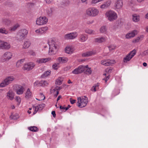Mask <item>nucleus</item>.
<instances>
[{
  "label": "nucleus",
  "instance_id": "1",
  "mask_svg": "<svg viewBox=\"0 0 148 148\" xmlns=\"http://www.w3.org/2000/svg\"><path fill=\"white\" fill-rule=\"evenodd\" d=\"M49 46V54L52 55L55 54L59 48V43L55 40L52 39L48 42Z\"/></svg>",
  "mask_w": 148,
  "mask_h": 148
},
{
  "label": "nucleus",
  "instance_id": "2",
  "mask_svg": "<svg viewBox=\"0 0 148 148\" xmlns=\"http://www.w3.org/2000/svg\"><path fill=\"white\" fill-rule=\"evenodd\" d=\"M78 102L77 106L79 108H82L85 106L88 102L87 97L85 96L81 97L78 98Z\"/></svg>",
  "mask_w": 148,
  "mask_h": 148
},
{
  "label": "nucleus",
  "instance_id": "3",
  "mask_svg": "<svg viewBox=\"0 0 148 148\" xmlns=\"http://www.w3.org/2000/svg\"><path fill=\"white\" fill-rule=\"evenodd\" d=\"M105 14L108 20L110 21H114L117 18V14L112 10L108 11L106 12Z\"/></svg>",
  "mask_w": 148,
  "mask_h": 148
},
{
  "label": "nucleus",
  "instance_id": "4",
  "mask_svg": "<svg viewBox=\"0 0 148 148\" xmlns=\"http://www.w3.org/2000/svg\"><path fill=\"white\" fill-rule=\"evenodd\" d=\"M14 80V78L12 76H9L4 79L0 84V87H4L12 82Z\"/></svg>",
  "mask_w": 148,
  "mask_h": 148
},
{
  "label": "nucleus",
  "instance_id": "5",
  "mask_svg": "<svg viewBox=\"0 0 148 148\" xmlns=\"http://www.w3.org/2000/svg\"><path fill=\"white\" fill-rule=\"evenodd\" d=\"M99 12V10L95 8H90L86 10L87 14L91 16H97Z\"/></svg>",
  "mask_w": 148,
  "mask_h": 148
},
{
  "label": "nucleus",
  "instance_id": "6",
  "mask_svg": "<svg viewBox=\"0 0 148 148\" xmlns=\"http://www.w3.org/2000/svg\"><path fill=\"white\" fill-rule=\"evenodd\" d=\"M28 32V31L25 29H21L17 36L18 40H22L24 39L26 37Z\"/></svg>",
  "mask_w": 148,
  "mask_h": 148
},
{
  "label": "nucleus",
  "instance_id": "7",
  "mask_svg": "<svg viewBox=\"0 0 148 148\" xmlns=\"http://www.w3.org/2000/svg\"><path fill=\"white\" fill-rule=\"evenodd\" d=\"M48 19L45 16H40L37 18L36 21V24L38 25H42L46 24Z\"/></svg>",
  "mask_w": 148,
  "mask_h": 148
},
{
  "label": "nucleus",
  "instance_id": "8",
  "mask_svg": "<svg viewBox=\"0 0 148 148\" xmlns=\"http://www.w3.org/2000/svg\"><path fill=\"white\" fill-rule=\"evenodd\" d=\"M78 36L76 32H73L66 34L64 36V38L65 40H72Z\"/></svg>",
  "mask_w": 148,
  "mask_h": 148
},
{
  "label": "nucleus",
  "instance_id": "9",
  "mask_svg": "<svg viewBox=\"0 0 148 148\" xmlns=\"http://www.w3.org/2000/svg\"><path fill=\"white\" fill-rule=\"evenodd\" d=\"M10 43L0 40V48L3 49L8 50L10 48Z\"/></svg>",
  "mask_w": 148,
  "mask_h": 148
},
{
  "label": "nucleus",
  "instance_id": "10",
  "mask_svg": "<svg viewBox=\"0 0 148 148\" xmlns=\"http://www.w3.org/2000/svg\"><path fill=\"white\" fill-rule=\"evenodd\" d=\"M12 53L9 52H6L2 56V61L4 62L5 61L8 60L10 59L12 56Z\"/></svg>",
  "mask_w": 148,
  "mask_h": 148
},
{
  "label": "nucleus",
  "instance_id": "11",
  "mask_svg": "<svg viewBox=\"0 0 148 148\" xmlns=\"http://www.w3.org/2000/svg\"><path fill=\"white\" fill-rule=\"evenodd\" d=\"M35 66L34 64L32 62H30L24 65L23 69L24 70L29 71L33 69Z\"/></svg>",
  "mask_w": 148,
  "mask_h": 148
},
{
  "label": "nucleus",
  "instance_id": "12",
  "mask_svg": "<svg viewBox=\"0 0 148 148\" xmlns=\"http://www.w3.org/2000/svg\"><path fill=\"white\" fill-rule=\"evenodd\" d=\"M84 71V68L82 65H80L77 68L74 69L72 72L73 73L78 74L81 73Z\"/></svg>",
  "mask_w": 148,
  "mask_h": 148
},
{
  "label": "nucleus",
  "instance_id": "13",
  "mask_svg": "<svg viewBox=\"0 0 148 148\" xmlns=\"http://www.w3.org/2000/svg\"><path fill=\"white\" fill-rule=\"evenodd\" d=\"M114 61L109 60H106L101 61V64L105 66H109L114 64Z\"/></svg>",
  "mask_w": 148,
  "mask_h": 148
},
{
  "label": "nucleus",
  "instance_id": "14",
  "mask_svg": "<svg viewBox=\"0 0 148 148\" xmlns=\"http://www.w3.org/2000/svg\"><path fill=\"white\" fill-rule=\"evenodd\" d=\"M48 29L47 27H45L38 29L35 31V32L38 35L42 34L45 32Z\"/></svg>",
  "mask_w": 148,
  "mask_h": 148
},
{
  "label": "nucleus",
  "instance_id": "15",
  "mask_svg": "<svg viewBox=\"0 0 148 148\" xmlns=\"http://www.w3.org/2000/svg\"><path fill=\"white\" fill-rule=\"evenodd\" d=\"M106 41V38L103 36L96 38L94 39V42L99 43H102L105 42Z\"/></svg>",
  "mask_w": 148,
  "mask_h": 148
},
{
  "label": "nucleus",
  "instance_id": "16",
  "mask_svg": "<svg viewBox=\"0 0 148 148\" xmlns=\"http://www.w3.org/2000/svg\"><path fill=\"white\" fill-rule=\"evenodd\" d=\"M111 0H108L101 5L100 8L101 9H105L109 7L111 3Z\"/></svg>",
  "mask_w": 148,
  "mask_h": 148
},
{
  "label": "nucleus",
  "instance_id": "17",
  "mask_svg": "<svg viewBox=\"0 0 148 148\" xmlns=\"http://www.w3.org/2000/svg\"><path fill=\"white\" fill-rule=\"evenodd\" d=\"M88 38V35L85 34H82L79 35V40L81 42H85Z\"/></svg>",
  "mask_w": 148,
  "mask_h": 148
},
{
  "label": "nucleus",
  "instance_id": "18",
  "mask_svg": "<svg viewBox=\"0 0 148 148\" xmlns=\"http://www.w3.org/2000/svg\"><path fill=\"white\" fill-rule=\"evenodd\" d=\"M14 93L12 90H10L7 93V97L8 99L11 100L14 99Z\"/></svg>",
  "mask_w": 148,
  "mask_h": 148
},
{
  "label": "nucleus",
  "instance_id": "19",
  "mask_svg": "<svg viewBox=\"0 0 148 148\" xmlns=\"http://www.w3.org/2000/svg\"><path fill=\"white\" fill-rule=\"evenodd\" d=\"M123 5L122 1L121 0H118L115 4V8L117 9L121 8Z\"/></svg>",
  "mask_w": 148,
  "mask_h": 148
},
{
  "label": "nucleus",
  "instance_id": "20",
  "mask_svg": "<svg viewBox=\"0 0 148 148\" xmlns=\"http://www.w3.org/2000/svg\"><path fill=\"white\" fill-rule=\"evenodd\" d=\"M51 60V58H39L38 59L36 62L38 63H45Z\"/></svg>",
  "mask_w": 148,
  "mask_h": 148
},
{
  "label": "nucleus",
  "instance_id": "21",
  "mask_svg": "<svg viewBox=\"0 0 148 148\" xmlns=\"http://www.w3.org/2000/svg\"><path fill=\"white\" fill-rule=\"evenodd\" d=\"M95 53L93 51H88L82 53V56L83 57H89L95 54Z\"/></svg>",
  "mask_w": 148,
  "mask_h": 148
},
{
  "label": "nucleus",
  "instance_id": "22",
  "mask_svg": "<svg viewBox=\"0 0 148 148\" xmlns=\"http://www.w3.org/2000/svg\"><path fill=\"white\" fill-rule=\"evenodd\" d=\"M30 41L29 40H25L23 44V48L27 49L29 48L31 45Z\"/></svg>",
  "mask_w": 148,
  "mask_h": 148
},
{
  "label": "nucleus",
  "instance_id": "23",
  "mask_svg": "<svg viewBox=\"0 0 148 148\" xmlns=\"http://www.w3.org/2000/svg\"><path fill=\"white\" fill-rule=\"evenodd\" d=\"M68 60V59L65 57H59L57 59V61L60 64V63H64L66 62Z\"/></svg>",
  "mask_w": 148,
  "mask_h": 148
},
{
  "label": "nucleus",
  "instance_id": "24",
  "mask_svg": "<svg viewBox=\"0 0 148 148\" xmlns=\"http://www.w3.org/2000/svg\"><path fill=\"white\" fill-rule=\"evenodd\" d=\"M16 93L18 95H21L23 93L24 89L23 87L21 86H19L16 90Z\"/></svg>",
  "mask_w": 148,
  "mask_h": 148
},
{
  "label": "nucleus",
  "instance_id": "25",
  "mask_svg": "<svg viewBox=\"0 0 148 148\" xmlns=\"http://www.w3.org/2000/svg\"><path fill=\"white\" fill-rule=\"evenodd\" d=\"M100 32L101 33L106 34L107 32V28L106 26H103L100 28Z\"/></svg>",
  "mask_w": 148,
  "mask_h": 148
},
{
  "label": "nucleus",
  "instance_id": "26",
  "mask_svg": "<svg viewBox=\"0 0 148 148\" xmlns=\"http://www.w3.org/2000/svg\"><path fill=\"white\" fill-rule=\"evenodd\" d=\"M144 37V36L143 35H141L138 36L136 38L134 39L132 42L134 43H136L138 42L140 40H141L143 39Z\"/></svg>",
  "mask_w": 148,
  "mask_h": 148
},
{
  "label": "nucleus",
  "instance_id": "27",
  "mask_svg": "<svg viewBox=\"0 0 148 148\" xmlns=\"http://www.w3.org/2000/svg\"><path fill=\"white\" fill-rule=\"evenodd\" d=\"M132 19L135 22H137L139 21V16L136 14H134L132 15Z\"/></svg>",
  "mask_w": 148,
  "mask_h": 148
},
{
  "label": "nucleus",
  "instance_id": "28",
  "mask_svg": "<svg viewBox=\"0 0 148 148\" xmlns=\"http://www.w3.org/2000/svg\"><path fill=\"white\" fill-rule=\"evenodd\" d=\"M32 96V92L30 91L29 88H28L26 93L25 97L27 99H28L30 97Z\"/></svg>",
  "mask_w": 148,
  "mask_h": 148
},
{
  "label": "nucleus",
  "instance_id": "29",
  "mask_svg": "<svg viewBox=\"0 0 148 148\" xmlns=\"http://www.w3.org/2000/svg\"><path fill=\"white\" fill-rule=\"evenodd\" d=\"M85 32L90 35H94L95 34V31L92 29H87L85 30Z\"/></svg>",
  "mask_w": 148,
  "mask_h": 148
},
{
  "label": "nucleus",
  "instance_id": "30",
  "mask_svg": "<svg viewBox=\"0 0 148 148\" xmlns=\"http://www.w3.org/2000/svg\"><path fill=\"white\" fill-rule=\"evenodd\" d=\"M66 52L68 53H71L73 52V50L70 46L66 47L65 49Z\"/></svg>",
  "mask_w": 148,
  "mask_h": 148
},
{
  "label": "nucleus",
  "instance_id": "31",
  "mask_svg": "<svg viewBox=\"0 0 148 148\" xmlns=\"http://www.w3.org/2000/svg\"><path fill=\"white\" fill-rule=\"evenodd\" d=\"M0 33L3 34H7L9 33V31L5 28H0Z\"/></svg>",
  "mask_w": 148,
  "mask_h": 148
},
{
  "label": "nucleus",
  "instance_id": "32",
  "mask_svg": "<svg viewBox=\"0 0 148 148\" xmlns=\"http://www.w3.org/2000/svg\"><path fill=\"white\" fill-rule=\"evenodd\" d=\"M138 33V31L136 30H134L130 32V38L134 37Z\"/></svg>",
  "mask_w": 148,
  "mask_h": 148
},
{
  "label": "nucleus",
  "instance_id": "33",
  "mask_svg": "<svg viewBox=\"0 0 148 148\" xmlns=\"http://www.w3.org/2000/svg\"><path fill=\"white\" fill-rule=\"evenodd\" d=\"M24 59H22L18 60L16 63V66L18 67H20L24 62Z\"/></svg>",
  "mask_w": 148,
  "mask_h": 148
},
{
  "label": "nucleus",
  "instance_id": "34",
  "mask_svg": "<svg viewBox=\"0 0 148 148\" xmlns=\"http://www.w3.org/2000/svg\"><path fill=\"white\" fill-rule=\"evenodd\" d=\"M28 129L33 132H37L38 131V129L35 126H32L28 127Z\"/></svg>",
  "mask_w": 148,
  "mask_h": 148
},
{
  "label": "nucleus",
  "instance_id": "35",
  "mask_svg": "<svg viewBox=\"0 0 148 148\" xmlns=\"http://www.w3.org/2000/svg\"><path fill=\"white\" fill-rule=\"evenodd\" d=\"M136 50L135 49L130 52V60L136 55Z\"/></svg>",
  "mask_w": 148,
  "mask_h": 148
},
{
  "label": "nucleus",
  "instance_id": "36",
  "mask_svg": "<svg viewBox=\"0 0 148 148\" xmlns=\"http://www.w3.org/2000/svg\"><path fill=\"white\" fill-rule=\"evenodd\" d=\"M41 86H47L48 84V82L47 81L42 80L40 81Z\"/></svg>",
  "mask_w": 148,
  "mask_h": 148
},
{
  "label": "nucleus",
  "instance_id": "37",
  "mask_svg": "<svg viewBox=\"0 0 148 148\" xmlns=\"http://www.w3.org/2000/svg\"><path fill=\"white\" fill-rule=\"evenodd\" d=\"M38 108V110L39 111L41 110L43 108L45 107V105L44 103H42L38 105L37 106Z\"/></svg>",
  "mask_w": 148,
  "mask_h": 148
},
{
  "label": "nucleus",
  "instance_id": "38",
  "mask_svg": "<svg viewBox=\"0 0 148 148\" xmlns=\"http://www.w3.org/2000/svg\"><path fill=\"white\" fill-rule=\"evenodd\" d=\"M60 64V63L59 62L57 63H54L52 65L53 68L56 70L58 69L59 66V65Z\"/></svg>",
  "mask_w": 148,
  "mask_h": 148
},
{
  "label": "nucleus",
  "instance_id": "39",
  "mask_svg": "<svg viewBox=\"0 0 148 148\" xmlns=\"http://www.w3.org/2000/svg\"><path fill=\"white\" fill-rule=\"evenodd\" d=\"M129 61H130V53L123 59V62H127Z\"/></svg>",
  "mask_w": 148,
  "mask_h": 148
},
{
  "label": "nucleus",
  "instance_id": "40",
  "mask_svg": "<svg viewBox=\"0 0 148 148\" xmlns=\"http://www.w3.org/2000/svg\"><path fill=\"white\" fill-rule=\"evenodd\" d=\"M92 71L91 70L90 68H88L84 73L90 75L91 74Z\"/></svg>",
  "mask_w": 148,
  "mask_h": 148
},
{
  "label": "nucleus",
  "instance_id": "41",
  "mask_svg": "<svg viewBox=\"0 0 148 148\" xmlns=\"http://www.w3.org/2000/svg\"><path fill=\"white\" fill-rule=\"evenodd\" d=\"M2 21L3 23L6 25H8L10 23V20L6 18L3 19L2 20Z\"/></svg>",
  "mask_w": 148,
  "mask_h": 148
},
{
  "label": "nucleus",
  "instance_id": "42",
  "mask_svg": "<svg viewBox=\"0 0 148 148\" xmlns=\"http://www.w3.org/2000/svg\"><path fill=\"white\" fill-rule=\"evenodd\" d=\"M53 9L52 8H50L48 9L47 10V13L49 16H51L52 15Z\"/></svg>",
  "mask_w": 148,
  "mask_h": 148
},
{
  "label": "nucleus",
  "instance_id": "43",
  "mask_svg": "<svg viewBox=\"0 0 148 148\" xmlns=\"http://www.w3.org/2000/svg\"><path fill=\"white\" fill-rule=\"evenodd\" d=\"M19 26V25L18 24H16L13 26L12 27H11L10 30L12 31H14Z\"/></svg>",
  "mask_w": 148,
  "mask_h": 148
},
{
  "label": "nucleus",
  "instance_id": "44",
  "mask_svg": "<svg viewBox=\"0 0 148 148\" xmlns=\"http://www.w3.org/2000/svg\"><path fill=\"white\" fill-rule=\"evenodd\" d=\"M51 73V71H47L45 72L42 75V76L43 77H45L48 76Z\"/></svg>",
  "mask_w": 148,
  "mask_h": 148
},
{
  "label": "nucleus",
  "instance_id": "45",
  "mask_svg": "<svg viewBox=\"0 0 148 148\" xmlns=\"http://www.w3.org/2000/svg\"><path fill=\"white\" fill-rule=\"evenodd\" d=\"M62 80L60 79V78H58L57 79L56 82V84L58 85H60L62 84Z\"/></svg>",
  "mask_w": 148,
  "mask_h": 148
},
{
  "label": "nucleus",
  "instance_id": "46",
  "mask_svg": "<svg viewBox=\"0 0 148 148\" xmlns=\"http://www.w3.org/2000/svg\"><path fill=\"white\" fill-rule=\"evenodd\" d=\"M10 118H11L12 119H13L14 120L17 119L19 118V116L17 114H16L15 115H11L10 116Z\"/></svg>",
  "mask_w": 148,
  "mask_h": 148
},
{
  "label": "nucleus",
  "instance_id": "47",
  "mask_svg": "<svg viewBox=\"0 0 148 148\" xmlns=\"http://www.w3.org/2000/svg\"><path fill=\"white\" fill-rule=\"evenodd\" d=\"M35 86H41L40 81H36L34 84Z\"/></svg>",
  "mask_w": 148,
  "mask_h": 148
},
{
  "label": "nucleus",
  "instance_id": "48",
  "mask_svg": "<svg viewBox=\"0 0 148 148\" xmlns=\"http://www.w3.org/2000/svg\"><path fill=\"white\" fill-rule=\"evenodd\" d=\"M110 51H112L115 49L116 47L114 45H111L108 47Z\"/></svg>",
  "mask_w": 148,
  "mask_h": 148
},
{
  "label": "nucleus",
  "instance_id": "49",
  "mask_svg": "<svg viewBox=\"0 0 148 148\" xmlns=\"http://www.w3.org/2000/svg\"><path fill=\"white\" fill-rule=\"evenodd\" d=\"M38 108L37 106L33 107V109L34 110L33 113L34 114H35L38 111H39L38 110V108Z\"/></svg>",
  "mask_w": 148,
  "mask_h": 148
},
{
  "label": "nucleus",
  "instance_id": "50",
  "mask_svg": "<svg viewBox=\"0 0 148 148\" xmlns=\"http://www.w3.org/2000/svg\"><path fill=\"white\" fill-rule=\"evenodd\" d=\"M16 100L17 102L19 104L21 103V99L20 97H17L16 98Z\"/></svg>",
  "mask_w": 148,
  "mask_h": 148
},
{
  "label": "nucleus",
  "instance_id": "51",
  "mask_svg": "<svg viewBox=\"0 0 148 148\" xmlns=\"http://www.w3.org/2000/svg\"><path fill=\"white\" fill-rule=\"evenodd\" d=\"M57 90V88H53V87L51 88V89L50 91L51 93H52L54 92H55V91L56 90Z\"/></svg>",
  "mask_w": 148,
  "mask_h": 148
},
{
  "label": "nucleus",
  "instance_id": "52",
  "mask_svg": "<svg viewBox=\"0 0 148 148\" xmlns=\"http://www.w3.org/2000/svg\"><path fill=\"white\" fill-rule=\"evenodd\" d=\"M70 101L71 103L72 104H73L76 101L75 100L71 98H70Z\"/></svg>",
  "mask_w": 148,
  "mask_h": 148
},
{
  "label": "nucleus",
  "instance_id": "53",
  "mask_svg": "<svg viewBox=\"0 0 148 148\" xmlns=\"http://www.w3.org/2000/svg\"><path fill=\"white\" fill-rule=\"evenodd\" d=\"M91 90L92 91H96V88L95 87V85H94L92 88Z\"/></svg>",
  "mask_w": 148,
  "mask_h": 148
},
{
  "label": "nucleus",
  "instance_id": "54",
  "mask_svg": "<svg viewBox=\"0 0 148 148\" xmlns=\"http://www.w3.org/2000/svg\"><path fill=\"white\" fill-rule=\"evenodd\" d=\"M51 114H52V115L53 116V117L54 118L56 117V114L55 113V111H52L51 112Z\"/></svg>",
  "mask_w": 148,
  "mask_h": 148
},
{
  "label": "nucleus",
  "instance_id": "55",
  "mask_svg": "<svg viewBox=\"0 0 148 148\" xmlns=\"http://www.w3.org/2000/svg\"><path fill=\"white\" fill-rule=\"evenodd\" d=\"M94 22V20L89 21H87V24H92Z\"/></svg>",
  "mask_w": 148,
  "mask_h": 148
},
{
  "label": "nucleus",
  "instance_id": "56",
  "mask_svg": "<svg viewBox=\"0 0 148 148\" xmlns=\"http://www.w3.org/2000/svg\"><path fill=\"white\" fill-rule=\"evenodd\" d=\"M109 75H108V76H107L106 78L103 79L104 80H105V82H106L109 79Z\"/></svg>",
  "mask_w": 148,
  "mask_h": 148
},
{
  "label": "nucleus",
  "instance_id": "57",
  "mask_svg": "<svg viewBox=\"0 0 148 148\" xmlns=\"http://www.w3.org/2000/svg\"><path fill=\"white\" fill-rule=\"evenodd\" d=\"M47 3H50L52 1V0H45Z\"/></svg>",
  "mask_w": 148,
  "mask_h": 148
},
{
  "label": "nucleus",
  "instance_id": "58",
  "mask_svg": "<svg viewBox=\"0 0 148 148\" xmlns=\"http://www.w3.org/2000/svg\"><path fill=\"white\" fill-rule=\"evenodd\" d=\"M125 37L126 38H130V33H128L126 35Z\"/></svg>",
  "mask_w": 148,
  "mask_h": 148
},
{
  "label": "nucleus",
  "instance_id": "59",
  "mask_svg": "<svg viewBox=\"0 0 148 148\" xmlns=\"http://www.w3.org/2000/svg\"><path fill=\"white\" fill-rule=\"evenodd\" d=\"M30 53L31 55L33 56L35 55V53L32 51H30Z\"/></svg>",
  "mask_w": 148,
  "mask_h": 148
},
{
  "label": "nucleus",
  "instance_id": "60",
  "mask_svg": "<svg viewBox=\"0 0 148 148\" xmlns=\"http://www.w3.org/2000/svg\"><path fill=\"white\" fill-rule=\"evenodd\" d=\"M58 94H59V91H56V93L54 94V96L55 97H56L57 96Z\"/></svg>",
  "mask_w": 148,
  "mask_h": 148
},
{
  "label": "nucleus",
  "instance_id": "61",
  "mask_svg": "<svg viewBox=\"0 0 148 148\" xmlns=\"http://www.w3.org/2000/svg\"><path fill=\"white\" fill-rule=\"evenodd\" d=\"M83 67H84V70H85V69L86 68V69L88 68V65H86V66H83Z\"/></svg>",
  "mask_w": 148,
  "mask_h": 148
},
{
  "label": "nucleus",
  "instance_id": "62",
  "mask_svg": "<svg viewBox=\"0 0 148 148\" xmlns=\"http://www.w3.org/2000/svg\"><path fill=\"white\" fill-rule=\"evenodd\" d=\"M61 96L60 95H59L58 97L57 98V101H58V100H59L60 98H61Z\"/></svg>",
  "mask_w": 148,
  "mask_h": 148
},
{
  "label": "nucleus",
  "instance_id": "63",
  "mask_svg": "<svg viewBox=\"0 0 148 148\" xmlns=\"http://www.w3.org/2000/svg\"><path fill=\"white\" fill-rule=\"evenodd\" d=\"M40 95H41V97H44V98L43 99L44 100L45 99V97L44 95L42 93H40Z\"/></svg>",
  "mask_w": 148,
  "mask_h": 148
},
{
  "label": "nucleus",
  "instance_id": "64",
  "mask_svg": "<svg viewBox=\"0 0 148 148\" xmlns=\"http://www.w3.org/2000/svg\"><path fill=\"white\" fill-rule=\"evenodd\" d=\"M145 18L147 19H148V13L146 14Z\"/></svg>",
  "mask_w": 148,
  "mask_h": 148
}]
</instances>
